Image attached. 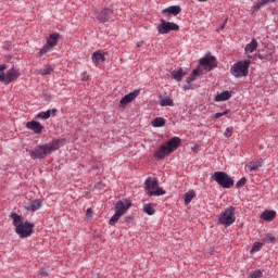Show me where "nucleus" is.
I'll list each match as a JSON object with an SVG mask.
<instances>
[{
	"label": "nucleus",
	"instance_id": "dca6fc26",
	"mask_svg": "<svg viewBox=\"0 0 278 278\" xmlns=\"http://www.w3.org/2000/svg\"><path fill=\"white\" fill-rule=\"evenodd\" d=\"M56 112H58V109L41 111L35 116V118L37 121H47V119L51 118V116H55Z\"/></svg>",
	"mask_w": 278,
	"mask_h": 278
},
{
	"label": "nucleus",
	"instance_id": "bb28decb",
	"mask_svg": "<svg viewBox=\"0 0 278 278\" xmlns=\"http://www.w3.org/2000/svg\"><path fill=\"white\" fill-rule=\"evenodd\" d=\"M194 197H195L194 190H189L188 192H186L184 194L185 205H190V203L192 202V199H194Z\"/></svg>",
	"mask_w": 278,
	"mask_h": 278
},
{
	"label": "nucleus",
	"instance_id": "423d86ee",
	"mask_svg": "<svg viewBox=\"0 0 278 278\" xmlns=\"http://www.w3.org/2000/svg\"><path fill=\"white\" fill-rule=\"evenodd\" d=\"M212 179L216 181L220 188H225L226 190H229V188L233 186V178L225 172H215L212 175Z\"/></svg>",
	"mask_w": 278,
	"mask_h": 278
},
{
	"label": "nucleus",
	"instance_id": "2eb2a0df",
	"mask_svg": "<svg viewBox=\"0 0 278 278\" xmlns=\"http://www.w3.org/2000/svg\"><path fill=\"white\" fill-rule=\"evenodd\" d=\"M26 129L34 131V134H42L45 126L37 121H30L26 123Z\"/></svg>",
	"mask_w": 278,
	"mask_h": 278
},
{
	"label": "nucleus",
	"instance_id": "e433bc0d",
	"mask_svg": "<svg viewBox=\"0 0 278 278\" xmlns=\"http://www.w3.org/2000/svg\"><path fill=\"white\" fill-rule=\"evenodd\" d=\"M233 134V128H226L224 136L225 138H231V135Z\"/></svg>",
	"mask_w": 278,
	"mask_h": 278
},
{
	"label": "nucleus",
	"instance_id": "a211bd4d",
	"mask_svg": "<svg viewBox=\"0 0 278 278\" xmlns=\"http://www.w3.org/2000/svg\"><path fill=\"white\" fill-rule=\"evenodd\" d=\"M42 207V200L36 199L30 201L26 206L25 210L27 212H38V210Z\"/></svg>",
	"mask_w": 278,
	"mask_h": 278
},
{
	"label": "nucleus",
	"instance_id": "39448f33",
	"mask_svg": "<svg viewBox=\"0 0 278 278\" xmlns=\"http://www.w3.org/2000/svg\"><path fill=\"white\" fill-rule=\"evenodd\" d=\"M146 192L149 197H164L166 190L160 187V182L155 178L148 177L144 181Z\"/></svg>",
	"mask_w": 278,
	"mask_h": 278
},
{
	"label": "nucleus",
	"instance_id": "412c9836",
	"mask_svg": "<svg viewBox=\"0 0 278 278\" xmlns=\"http://www.w3.org/2000/svg\"><path fill=\"white\" fill-rule=\"evenodd\" d=\"M277 218V212L275 211H264L261 214V219L266 220L267 223H270V220H275Z\"/></svg>",
	"mask_w": 278,
	"mask_h": 278
},
{
	"label": "nucleus",
	"instance_id": "1a4fd4ad",
	"mask_svg": "<svg viewBox=\"0 0 278 278\" xmlns=\"http://www.w3.org/2000/svg\"><path fill=\"white\" fill-rule=\"evenodd\" d=\"M200 68L205 71V73H210L213 68H216V58L212 55V53H207L204 58L200 59Z\"/></svg>",
	"mask_w": 278,
	"mask_h": 278
},
{
	"label": "nucleus",
	"instance_id": "09e8293b",
	"mask_svg": "<svg viewBox=\"0 0 278 278\" xmlns=\"http://www.w3.org/2000/svg\"><path fill=\"white\" fill-rule=\"evenodd\" d=\"M200 3H205L207 0H198Z\"/></svg>",
	"mask_w": 278,
	"mask_h": 278
},
{
	"label": "nucleus",
	"instance_id": "f704fd0d",
	"mask_svg": "<svg viewBox=\"0 0 278 278\" xmlns=\"http://www.w3.org/2000/svg\"><path fill=\"white\" fill-rule=\"evenodd\" d=\"M247 185V177H242L236 182V188H243Z\"/></svg>",
	"mask_w": 278,
	"mask_h": 278
},
{
	"label": "nucleus",
	"instance_id": "393cba45",
	"mask_svg": "<svg viewBox=\"0 0 278 278\" xmlns=\"http://www.w3.org/2000/svg\"><path fill=\"white\" fill-rule=\"evenodd\" d=\"M161 108H175V101H173V98L165 97L160 102Z\"/></svg>",
	"mask_w": 278,
	"mask_h": 278
},
{
	"label": "nucleus",
	"instance_id": "7ed1b4c3",
	"mask_svg": "<svg viewBox=\"0 0 278 278\" xmlns=\"http://www.w3.org/2000/svg\"><path fill=\"white\" fill-rule=\"evenodd\" d=\"M181 147V139L179 137H173L166 143L162 144L154 154L155 160H164L166 155H170L174 151H177Z\"/></svg>",
	"mask_w": 278,
	"mask_h": 278
},
{
	"label": "nucleus",
	"instance_id": "473e14b6",
	"mask_svg": "<svg viewBox=\"0 0 278 278\" xmlns=\"http://www.w3.org/2000/svg\"><path fill=\"white\" fill-rule=\"evenodd\" d=\"M262 247H264V244L262 242H254L250 253H257V251H260L262 249Z\"/></svg>",
	"mask_w": 278,
	"mask_h": 278
},
{
	"label": "nucleus",
	"instance_id": "6ab92c4d",
	"mask_svg": "<svg viewBox=\"0 0 278 278\" xmlns=\"http://www.w3.org/2000/svg\"><path fill=\"white\" fill-rule=\"evenodd\" d=\"M264 165V160L258 159L256 161H251L248 165L247 168L250 170V173H255L256 170H260L262 166Z\"/></svg>",
	"mask_w": 278,
	"mask_h": 278
},
{
	"label": "nucleus",
	"instance_id": "c9c22d12",
	"mask_svg": "<svg viewBox=\"0 0 278 278\" xmlns=\"http://www.w3.org/2000/svg\"><path fill=\"white\" fill-rule=\"evenodd\" d=\"M229 114V110H226L224 112L215 113L214 118H222V116H227Z\"/></svg>",
	"mask_w": 278,
	"mask_h": 278
},
{
	"label": "nucleus",
	"instance_id": "7c9ffc66",
	"mask_svg": "<svg viewBox=\"0 0 278 278\" xmlns=\"http://www.w3.org/2000/svg\"><path fill=\"white\" fill-rule=\"evenodd\" d=\"M121 216L123 215L115 211V214L109 220V225H116Z\"/></svg>",
	"mask_w": 278,
	"mask_h": 278
},
{
	"label": "nucleus",
	"instance_id": "cd10ccee",
	"mask_svg": "<svg viewBox=\"0 0 278 278\" xmlns=\"http://www.w3.org/2000/svg\"><path fill=\"white\" fill-rule=\"evenodd\" d=\"M166 125V119L163 117H156L152 121V127H164Z\"/></svg>",
	"mask_w": 278,
	"mask_h": 278
},
{
	"label": "nucleus",
	"instance_id": "4c0bfd02",
	"mask_svg": "<svg viewBox=\"0 0 278 278\" xmlns=\"http://www.w3.org/2000/svg\"><path fill=\"white\" fill-rule=\"evenodd\" d=\"M263 5L264 3H262V0L260 2L254 3L253 12H257V10H260V8H262Z\"/></svg>",
	"mask_w": 278,
	"mask_h": 278
},
{
	"label": "nucleus",
	"instance_id": "2f4dec72",
	"mask_svg": "<svg viewBox=\"0 0 278 278\" xmlns=\"http://www.w3.org/2000/svg\"><path fill=\"white\" fill-rule=\"evenodd\" d=\"M5 68H8V67L5 66V64H1V65H0V81H1L2 84H4V81H5Z\"/></svg>",
	"mask_w": 278,
	"mask_h": 278
},
{
	"label": "nucleus",
	"instance_id": "f8f14e48",
	"mask_svg": "<svg viewBox=\"0 0 278 278\" xmlns=\"http://www.w3.org/2000/svg\"><path fill=\"white\" fill-rule=\"evenodd\" d=\"M21 77V71L16 70L14 66L7 71L4 74V86H8V84H12V81H16Z\"/></svg>",
	"mask_w": 278,
	"mask_h": 278
},
{
	"label": "nucleus",
	"instance_id": "ea45409f",
	"mask_svg": "<svg viewBox=\"0 0 278 278\" xmlns=\"http://www.w3.org/2000/svg\"><path fill=\"white\" fill-rule=\"evenodd\" d=\"M48 275L49 274L47 271H45V269H40L39 273H38V277H40V278L48 277Z\"/></svg>",
	"mask_w": 278,
	"mask_h": 278
},
{
	"label": "nucleus",
	"instance_id": "aec40b11",
	"mask_svg": "<svg viewBox=\"0 0 278 278\" xmlns=\"http://www.w3.org/2000/svg\"><path fill=\"white\" fill-rule=\"evenodd\" d=\"M91 60L93 64H99V62H105V52L103 50H97L91 54Z\"/></svg>",
	"mask_w": 278,
	"mask_h": 278
},
{
	"label": "nucleus",
	"instance_id": "4be33fe9",
	"mask_svg": "<svg viewBox=\"0 0 278 278\" xmlns=\"http://www.w3.org/2000/svg\"><path fill=\"white\" fill-rule=\"evenodd\" d=\"M198 75H203V70L201 67H197L192 71L189 77H187V84H191L192 81H197Z\"/></svg>",
	"mask_w": 278,
	"mask_h": 278
},
{
	"label": "nucleus",
	"instance_id": "58836bf2",
	"mask_svg": "<svg viewBox=\"0 0 278 278\" xmlns=\"http://www.w3.org/2000/svg\"><path fill=\"white\" fill-rule=\"evenodd\" d=\"M80 76H81V81H88V79H89V75H88V72H83L81 74H80Z\"/></svg>",
	"mask_w": 278,
	"mask_h": 278
},
{
	"label": "nucleus",
	"instance_id": "a19ab883",
	"mask_svg": "<svg viewBox=\"0 0 278 278\" xmlns=\"http://www.w3.org/2000/svg\"><path fill=\"white\" fill-rule=\"evenodd\" d=\"M275 1H277V0H261L263 5H266L267 3H275Z\"/></svg>",
	"mask_w": 278,
	"mask_h": 278
},
{
	"label": "nucleus",
	"instance_id": "c756f323",
	"mask_svg": "<svg viewBox=\"0 0 278 278\" xmlns=\"http://www.w3.org/2000/svg\"><path fill=\"white\" fill-rule=\"evenodd\" d=\"M53 68L54 67L52 65H46L40 70V75H51V73H53Z\"/></svg>",
	"mask_w": 278,
	"mask_h": 278
},
{
	"label": "nucleus",
	"instance_id": "a878e982",
	"mask_svg": "<svg viewBox=\"0 0 278 278\" xmlns=\"http://www.w3.org/2000/svg\"><path fill=\"white\" fill-rule=\"evenodd\" d=\"M231 97V91H223L220 94H217L215 97V101H229V98Z\"/></svg>",
	"mask_w": 278,
	"mask_h": 278
},
{
	"label": "nucleus",
	"instance_id": "6e6552de",
	"mask_svg": "<svg viewBox=\"0 0 278 278\" xmlns=\"http://www.w3.org/2000/svg\"><path fill=\"white\" fill-rule=\"evenodd\" d=\"M58 40H60V33H53L49 35L46 45L38 52L37 58H42L46 53H49L54 47H58Z\"/></svg>",
	"mask_w": 278,
	"mask_h": 278
},
{
	"label": "nucleus",
	"instance_id": "8fccbe9b",
	"mask_svg": "<svg viewBox=\"0 0 278 278\" xmlns=\"http://www.w3.org/2000/svg\"><path fill=\"white\" fill-rule=\"evenodd\" d=\"M260 60H262V54H258Z\"/></svg>",
	"mask_w": 278,
	"mask_h": 278
},
{
	"label": "nucleus",
	"instance_id": "ddd939ff",
	"mask_svg": "<svg viewBox=\"0 0 278 278\" xmlns=\"http://www.w3.org/2000/svg\"><path fill=\"white\" fill-rule=\"evenodd\" d=\"M131 207V201L124 199L118 200L115 203V212L119 213L122 216L127 213V211Z\"/></svg>",
	"mask_w": 278,
	"mask_h": 278
},
{
	"label": "nucleus",
	"instance_id": "c85d7f7f",
	"mask_svg": "<svg viewBox=\"0 0 278 278\" xmlns=\"http://www.w3.org/2000/svg\"><path fill=\"white\" fill-rule=\"evenodd\" d=\"M143 212L148 214V216H153V214H155V208L153 207V204L148 203L144 204Z\"/></svg>",
	"mask_w": 278,
	"mask_h": 278
},
{
	"label": "nucleus",
	"instance_id": "49530a36",
	"mask_svg": "<svg viewBox=\"0 0 278 278\" xmlns=\"http://www.w3.org/2000/svg\"><path fill=\"white\" fill-rule=\"evenodd\" d=\"M131 220V216H126V223H129Z\"/></svg>",
	"mask_w": 278,
	"mask_h": 278
},
{
	"label": "nucleus",
	"instance_id": "4468645a",
	"mask_svg": "<svg viewBox=\"0 0 278 278\" xmlns=\"http://www.w3.org/2000/svg\"><path fill=\"white\" fill-rule=\"evenodd\" d=\"M138 94H140V89H135L132 92L124 96L119 100V108H127V105H129V103H131V101H134V99H136Z\"/></svg>",
	"mask_w": 278,
	"mask_h": 278
},
{
	"label": "nucleus",
	"instance_id": "72a5a7b5",
	"mask_svg": "<svg viewBox=\"0 0 278 278\" xmlns=\"http://www.w3.org/2000/svg\"><path fill=\"white\" fill-rule=\"evenodd\" d=\"M260 277H262V270L255 269L250 273L248 278H260Z\"/></svg>",
	"mask_w": 278,
	"mask_h": 278
},
{
	"label": "nucleus",
	"instance_id": "f3484780",
	"mask_svg": "<svg viewBox=\"0 0 278 278\" xmlns=\"http://www.w3.org/2000/svg\"><path fill=\"white\" fill-rule=\"evenodd\" d=\"M162 14H165L166 16H177L178 14H181V7L179 5L168 7L162 10Z\"/></svg>",
	"mask_w": 278,
	"mask_h": 278
},
{
	"label": "nucleus",
	"instance_id": "f257e3e1",
	"mask_svg": "<svg viewBox=\"0 0 278 278\" xmlns=\"http://www.w3.org/2000/svg\"><path fill=\"white\" fill-rule=\"evenodd\" d=\"M60 149V140H53L50 143H43L29 150L28 153L31 160H45L48 155H51L53 151Z\"/></svg>",
	"mask_w": 278,
	"mask_h": 278
},
{
	"label": "nucleus",
	"instance_id": "9d476101",
	"mask_svg": "<svg viewBox=\"0 0 278 278\" xmlns=\"http://www.w3.org/2000/svg\"><path fill=\"white\" fill-rule=\"evenodd\" d=\"M179 25L173 22H166L164 20L161 21V24L157 26L159 34H168L170 31H178Z\"/></svg>",
	"mask_w": 278,
	"mask_h": 278
},
{
	"label": "nucleus",
	"instance_id": "79ce46f5",
	"mask_svg": "<svg viewBox=\"0 0 278 278\" xmlns=\"http://www.w3.org/2000/svg\"><path fill=\"white\" fill-rule=\"evenodd\" d=\"M142 45H144V41H138L137 45H136V47H137V48H140V47H142Z\"/></svg>",
	"mask_w": 278,
	"mask_h": 278
},
{
	"label": "nucleus",
	"instance_id": "c03bdc74",
	"mask_svg": "<svg viewBox=\"0 0 278 278\" xmlns=\"http://www.w3.org/2000/svg\"><path fill=\"white\" fill-rule=\"evenodd\" d=\"M90 214H92V210L91 208H87V216H90Z\"/></svg>",
	"mask_w": 278,
	"mask_h": 278
},
{
	"label": "nucleus",
	"instance_id": "0eeeda50",
	"mask_svg": "<svg viewBox=\"0 0 278 278\" xmlns=\"http://www.w3.org/2000/svg\"><path fill=\"white\" fill-rule=\"evenodd\" d=\"M218 223L224 225V227H231L236 223V207H227L219 216Z\"/></svg>",
	"mask_w": 278,
	"mask_h": 278
},
{
	"label": "nucleus",
	"instance_id": "20e7f679",
	"mask_svg": "<svg viewBox=\"0 0 278 278\" xmlns=\"http://www.w3.org/2000/svg\"><path fill=\"white\" fill-rule=\"evenodd\" d=\"M250 66H251V60L249 59L241 60L231 66L230 73L237 79H240L241 77H247V75H249Z\"/></svg>",
	"mask_w": 278,
	"mask_h": 278
},
{
	"label": "nucleus",
	"instance_id": "a18cd8bd",
	"mask_svg": "<svg viewBox=\"0 0 278 278\" xmlns=\"http://www.w3.org/2000/svg\"><path fill=\"white\" fill-rule=\"evenodd\" d=\"M269 242H275V237H268Z\"/></svg>",
	"mask_w": 278,
	"mask_h": 278
},
{
	"label": "nucleus",
	"instance_id": "b1692460",
	"mask_svg": "<svg viewBox=\"0 0 278 278\" xmlns=\"http://www.w3.org/2000/svg\"><path fill=\"white\" fill-rule=\"evenodd\" d=\"M185 76H186V72L181 68L174 70L172 72V79H175V81H181V79H184Z\"/></svg>",
	"mask_w": 278,
	"mask_h": 278
},
{
	"label": "nucleus",
	"instance_id": "f03ea898",
	"mask_svg": "<svg viewBox=\"0 0 278 278\" xmlns=\"http://www.w3.org/2000/svg\"><path fill=\"white\" fill-rule=\"evenodd\" d=\"M11 218L13 219V225L15 227V233L20 236V238H29L34 233V224L30 222H23V217L16 213L11 214Z\"/></svg>",
	"mask_w": 278,
	"mask_h": 278
},
{
	"label": "nucleus",
	"instance_id": "9b49d317",
	"mask_svg": "<svg viewBox=\"0 0 278 278\" xmlns=\"http://www.w3.org/2000/svg\"><path fill=\"white\" fill-rule=\"evenodd\" d=\"M113 10L110 8L103 9L101 11L97 10L93 12V16H96L97 21L100 23H108L110 16L113 14Z\"/></svg>",
	"mask_w": 278,
	"mask_h": 278
},
{
	"label": "nucleus",
	"instance_id": "37998d69",
	"mask_svg": "<svg viewBox=\"0 0 278 278\" xmlns=\"http://www.w3.org/2000/svg\"><path fill=\"white\" fill-rule=\"evenodd\" d=\"M191 86L188 84V86H184V90H190Z\"/></svg>",
	"mask_w": 278,
	"mask_h": 278
},
{
	"label": "nucleus",
	"instance_id": "de8ad7c7",
	"mask_svg": "<svg viewBox=\"0 0 278 278\" xmlns=\"http://www.w3.org/2000/svg\"><path fill=\"white\" fill-rule=\"evenodd\" d=\"M218 29H225V23L222 24Z\"/></svg>",
	"mask_w": 278,
	"mask_h": 278
},
{
	"label": "nucleus",
	"instance_id": "5701e85b",
	"mask_svg": "<svg viewBox=\"0 0 278 278\" xmlns=\"http://www.w3.org/2000/svg\"><path fill=\"white\" fill-rule=\"evenodd\" d=\"M244 51L245 53H253L254 51H257V40L252 38L251 42L245 45Z\"/></svg>",
	"mask_w": 278,
	"mask_h": 278
}]
</instances>
